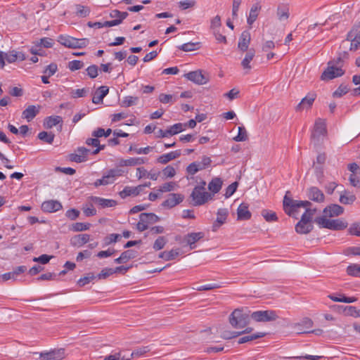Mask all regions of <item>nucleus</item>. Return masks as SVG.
Returning a JSON list of instances; mask_svg holds the SVG:
<instances>
[{"label": "nucleus", "instance_id": "1", "mask_svg": "<svg viewBox=\"0 0 360 360\" xmlns=\"http://www.w3.org/2000/svg\"><path fill=\"white\" fill-rule=\"evenodd\" d=\"M316 209L307 208L301 219L295 225V231L300 234H307L313 229L312 219Z\"/></svg>", "mask_w": 360, "mask_h": 360}, {"label": "nucleus", "instance_id": "2", "mask_svg": "<svg viewBox=\"0 0 360 360\" xmlns=\"http://www.w3.org/2000/svg\"><path fill=\"white\" fill-rule=\"evenodd\" d=\"M342 60L338 57L335 60L329 61L327 68L323 72L321 79L328 81L344 75L345 72L341 68Z\"/></svg>", "mask_w": 360, "mask_h": 360}, {"label": "nucleus", "instance_id": "3", "mask_svg": "<svg viewBox=\"0 0 360 360\" xmlns=\"http://www.w3.org/2000/svg\"><path fill=\"white\" fill-rule=\"evenodd\" d=\"M311 205V202L307 200H295L289 197H288L287 194L285 195L283 198V209L285 212L289 216L295 217L298 212L299 209L301 207L309 208L308 207Z\"/></svg>", "mask_w": 360, "mask_h": 360}, {"label": "nucleus", "instance_id": "4", "mask_svg": "<svg viewBox=\"0 0 360 360\" xmlns=\"http://www.w3.org/2000/svg\"><path fill=\"white\" fill-rule=\"evenodd\" d=\"M40 271H8L0 275V283L12 281H25L32 276H37Z\"/></svg>", "mask_w": 360, "mask_h": 360}, {"label": "nucleus", "instance_id": "5", "mask_svg": "<svg viewBox=\"0 0 360 360\" xmlns=\"http://www.w3.org/2000/svg\"><path fill=\"white\" fill-rule=\"evenodd\" d=\"M315 222L320 228H326L330 230H343L347 226V223L342 219H328L325 217H319L315 219Z\"/></svg>", "mask_w": 360, "mask_h": 360}, {"label": "nucleus", "instance_id": "6", "mask_svg": "<svg viewBox=\"0 0 360 360\" xmlns=\"http://www.w3.org/2000/svg\"><path fill=\"white\" fill-rule=\"evenodd\" d=\"M191 198L193 206H200L211 200L212 195L206 192L203 186H196L191 194Z\"/></svg>", "mask_w": 360, "mask_h": 360}, {"label": "nucleus", "instance_id": "7", "mask_svg": "<svg viewBox=\"0 0 360 360\" xmlns=\"http://www.w3.org/2000/svg\"><path fill=\"white\" fill-rule=\"evenodd\" d=\"M229 323L234 328H243L250 323V316L239 309H235L229 316Z\"/></svg>", "mask_w": 360, "mask_h": 360}, {"label": "nucleus", "instance_id": "8", "mask_svg": "<svg viewBox=\"0 0 360 360\" xmlns=\"http://www.w3.org/2000/svg\"><path fill=\"white\" fill-rule=\"evenodd\" d=\"M122 174L123 171L120 169H111L104 174L102 178L96 179L94 186L97 188L100 186L112 184L117 178L121 176Z\"/></svg>", "mask_w": 360, "mask_h": 360}, {"label": "nucleus", "instance_id": "9", "mask_svg": "<svg viewBox=\"0 0 360 360\" xmlns=\"http://www.w3.org/2000/svg\"><path fill=\"white\" fill-rule=\"evenodd\" d=\"M58 42L62 45L71 49H82L89 44V39L86 38L77 39L70 36L60 35Z\"/></svg>", "mask_w": 360, "mask_h": 360}, {"label": "nucleus", "instance_id": "10", "mask_svg": "<svg viewBox=\"0 0 360 360\" xmlns=\"http://www.w3.org/2000/svg\"><path fill=\"white\" fill-rule=\"evenodd\" d=\"M117 271H101V273L95 274L94 272L90 271L86 274L84 277L80 278L77 281V285L79 287H83L91 282H94L95 280L105 279L112 275L113 273Z\"/></svg>", "mask_w": 360, "mask_h": 360}, {"label": "nucleus", "instance_id": "11", "mask_svg": "<svg viewBox=\"0 0 360 360\" xmlns=\"http://www.w3.org/2000/svg\"><path fill=\"white\" fill-rule=\"evenodd\" d=\"M251 318L257 322H268L276 320L278 316L274 310L257 311L251 314Z\"/></svg>", "mask_w": 360, "mask_h": 360}, {"label": "nucleus", "instance_id": "12", "mask_svg": "<svg viewBox=\"0 0 360 360\" xmlns=\"http://www.w3.org/2000/svg\"><path fill=\"white\" fill-rule=\"evenodd\" d=\"M205 237L203 232H192L185 235L182 240L184 245L189 246L191 250L196 248L195 243Z\"/></svg>", "mask_w": 360, "mask_h": 360}, {"label": "nucleus", "instance_id": "13", "mask_svg": "<svg viewBox=\"0 0 360 360\" xmlns=\"http://www.w3.org/2000/svg\"><path fill=\"white\" fill-rule=\"evenodd\" d=\"M184 200V195L181 193H172L167 195L166 199L162 202V207L172 209L181 203Z\"/></svg>", "mask_w": 360, "mask_h": 360}, {"label": "nucleus", "instance_id": "14", "mask_svg": "<svg viewBox=\"0 0 360 360\" xmlns=\"http://www.w3.org/2000/svg\"><path fill=\"white\" fill-rule=\"evenodd\" d=\"M65 349L63 348L51 349L39 354L41 360H62L65 358Z\"/></svg>", "mask_w": 360, "mask_h": 360}, {"label": "nucleus", "instance_id": "15", "mask_svg": "<svg viewBox=\"0 0 360 360\" xmlns=\"http://www.w3.org/2000/svg\"><path fill=\"white\" fill-rule=\"evenodd\" d=\"M326 134V123L321 119H317L314 124L311 139L314 141L319 142Z\"/></svg>", "mask_w": 360, "mask_h": 360}, {"label": "nucleus", "instance_id": "16", "mask_svg": "<svg viewBox=\"0 0 360 360\" xmlns=\"http://www.w3.org/2000/svg\"><path fill=\"white\" fill-rule=\"evenodd\" d=\"M184 77L197 84H205L207 82L208 79L202 74L201 70L191 71L184 75Z\"/></svg>", "mask_w": 360, "mask_h": 360}, {"label": "nucleus", "instance_id": "17", "mask_svg": "<svg viewBox=\"0 0 360 360\" xmlns=\"http://www.w3.org/2000/svg\"><path fill=\"white\" fill-rule=\"evenodd\" d=\"M90 153V150L84 147H79L75 150V153L70 155V160L77 163L85 162L87 160V155Z\"/></svg>", "mask_w": 360, "mask_h": 360}, {"label": "nucleus", "instance_id": "18", "mask_svg": "<svg viewBox=\"0 0 360 360\" xmlns=\"http://www.w3.org/2000/svg\"><path fill=\"white\" fill-rule=\"evenodd\" d=\"M91 200L101 208L113 207L117 205L116 200L98 196H92Z\"/></svg>", "mask_w": 360, "mask_h": 360}, {"label": "nucleus", "instance_id": "19", "mask_svg": "<svg viewBox=\"0 0 360 360\" xmlns=\"http://www.w3.org/2000/svg\"><path fill=\"white\" fill-rule=\"evenodd\" d=\"M343 211L342 207L337 204H333L324 208L323 217H325V218L337 217L342 214Z\"/></svg>", "mask_w": 360, "mask_h": 360}, {"label": "nucleus", "instance_id": "20", "mask_svg": "<svg viewBox=\"0 0 360 360\" xmlns=\"http://www.w3.org/2000/svg\"><path fill=\"white\" fill-rule=\"evenodd\" d=\"M143 191V186L139 185L135 187L125 186L122 191L119 193L121 198L124 199L128 196H137Z\"/></svg>", "mask_w": 360, "mask_h": 360}, {"label": "nucleus", "instance_id": "21", "mask_svg": "<svg viewBox=\"0 0 360 360\" xmlns=\"http://www.w3.org/2000/svg\"><path fill=\"white\" fill-rule=\"evenodd\" d=\"M68 271H60L58 274H56L55 272L47 271L44 273L34 279L40 281H58L61 279V277L64 276Z\"/></svg>", "mask_w": 360, "mask_h": 360}, {"label": "nucleus", "instance_id": "22", "mask_svg": "<svg viewBox=\"0 0 360 360\" xmlns=\"http://www.w3.org/2000/svg\"><path fill=\"white\" fill-rule=\"evenodd\" d=\"M61 203L58 200H51L41 204V210L46 212H54L62 209Z\"/></svg>", "mask_w": 360, "mask_h": 360}, {"label": "nucleus", "instance_id": "23", "mask_svg": "<svg viewBox=\"0 0 360 360\" xmlns=\"http://www.w3.org/2000/svg\"><path fill=\"white\" fill-rule=\"evenodd\" d=\"M307 196L310 200L317 202H322L325 199L323 192L315 186L311 187L308 189Z\"/></svg>", "mask_w": 360, "mask_h": 360}, {"label": "nucleus", "instance_id": "24", "mask_svg": "<svg viewBox=\"0 0 360 360\" xmlns=\"http://www.w3.org/2000/svg\"><path fill=\"white\" fill-rule=\"evenodd\" d=\"M250 39H251L250 33L247 30L243 31L241 33L240 38H239V41H238V49L242 51H248V46L250 43Z\"/></svg>", "mask_w": 360, "mask_h": 360}, {"label": "nucleus", "instance_id": "25", "mask_svg": "<svg viewBox=\"0 0 360 360\" xmlns=\"http://www.w3.org/2000/svg\"><path fill=\"white\" fill-rule=\"evenodd\" d=\"M40 106L29 105L22 113V118L27 120V122L32 120L39 113Z\"/></svg>", "mask_w": 360, "mask_h": 360}, {"label": "nucleus", "instance_id": "26", "mask_svg": "<svg viewBox=\"0 0 360 360\" xmlns=\"http://www.w3.org/2000/svg\"><path fill=\"white\" fill-rule=\"evenodd\" d=\"M160 172H155L153 171L148 172L143 167H138L136 169V176L139 179L142 178H148L150 179L156 181L159 176Z\"/></svg>", "mask_w": 360, "mask_h": 360}, {"label": "nucleus", "instance_id": "27", "mask_svg": "<svg viewBox=\"0 0 360 360\" xmlns=\"http://www.w3.org/2000/svg\"><path fill=\"white\" fill-rule=\"evenodd\" d=\"M181 153L180 150L169 152L168 153L163 154L159 156L157 159V162L160 164H167V162L173 160L181 155Z\"/></svg>", "mask_w": 360, "mask_h": 360}, {"label": "nucleus", "instance_id": "28", "mask_svg": "<svg viewBox=\"0 0 360 360\" xmlns=\"http://www.w3.org/2000/svg\"><path fill=\"white\" fill-rule=\"evenodd\" d=\"M109 89L106 86H100L95 92L92 102L95 104H100L103 103L104 97L108 94Z\"/></svg>", "mask_w": 360, "mask_h": 360}, {"label": "nucleus", "instance_id": "29", "mask_svg": "<svg viewBox=\"0 0 360 360\" xmlns=\"http://www.w3.org/2000/svg\"><path fill=\"white\" fill-rule=\"evenodd\" d=\"M238 220H248L251 218L252 214L248 209V205L241 203L237 210Z\"/></svg>", "mask_w": 360, "mask_h": 360}, {"label": "nucleus", "instance_id": "30", "mask_svg": "<svg viewBox=\"0 0 360 360\" xmlns=\"http://www.w3.org/2000/svg\"><path fill=\"white\" fill-rule=\"evenodd\" d=\"M315 98L316 95L314 94H309L302 99L300 103L297 106V110H302L303 109L309 108L312 105Z\"/></svg>", "mask_w": 360, "mask_h": 360}, {"label": "nucleus", "instance_id": "31", "mask_svg": "<svg viewBox=\"0 0 360 360\" xmlns=\"http://www.w3.org/2000/svg\"><path fill=\"white\" fill-rule=\"evenodd\" d=\"M262 6L259 2L255 3L250 8L249 16L247 22L248 25H251L257 18L259 11H261Z\"/></svg>", "mask_w": 360, "mask_h": 360}, {"label": "nucleus", "instance_id": "32", "mask_svg": "<svg viewBox=\"0 0 360 360\" xmlns=\"http://www.w3.org/2000/svg\"><path fill=\"white\" fill-rule=\"evenodd\" d=\"M90 239V236L89 234H79L73 236L70 243L73 246L81 247L85 243H86Z\"/></svg>", "mask_w": 360, "mask_h": 360}, {"label": "nucleus", "instance_id": "33", "mask_svg": "<svg viewBox=\"0 0 360 360\" xmlns=\"http://www.w3.org/2000/svg\"><path fill=\"white\" fill-rule=\"evenodd\" d=\"M63 119L60 116H50L45 119L44 122V127L46 129H51L56 125L62 123Z\"/></svg>", "mask_w": 360, "mask_h": 360}, {"label": "nucleus", "instance_id": "34", "mask_svg": "<svg viewBox=\"0 0 360 360\" xmlns=\"http://www.w3.org/2000/svg\"><path fill=\"white\" fill-rule=\"evenodd\" d=\"M255 55V51L254 49H250L246 53L245 58L241 62V65L244 70H250L252 68L250 62L252 60Z\"/></svg>", "mask_w": 360, "mask_h": 360}, {"label": "nucleus", "instance_id": "35", "mask_svg": "<svg viewBox=\"0 0 360 360\" xmlns=\"http://www.w3.org/2000/svg\"><path fill=\"white\" fill-rule=\"evenodd\" d=\"M139 219L148 225L160 221V217L154 213H141L139 215Z\"/></svg>", "mask_w": 360, "mask_h": 360}, {"label": "nucleus", "instance_id": "36", "mask_svg": "<svg viewBox=\"0 0 360 360\" xmlns=\"http://www.w3.org/2000/svg\"><path fill=\"white\" fill-rule=\"evenodd\" d=\"M222 181L220 178L215 177L208 184V189L212 193V195L217 193L221 188Z\"/></svg>", "mask_w": 360, "mask_h": 360}, {"label": "nucleus", "instance_id": "37", "mask_svg": "<svg viewBox=\"0 0 360 360\" xmlns=\"http://www.w3.org/2000/svg\"><path fill=\"white\" fill-rule=\"evenodd\" d=\"M181 252L179 248L172 249L169 251H164L160 254V257L169 261L176 258Z\"/></svg>", "mask_w": 360, "mask_h": 360}, {"label": "nucleus", "instance_id": "38", "mask_svg": "<svg viewBox=\"0 0 360 360\" xmlns=\"http://www.w3.org/2000/svg\"><path fill=\"white\" fill-rule=\"evenodd\" d=\"M356 197L354 194L347 191H344L340 195V202L345 205H349L354 202Z\"/></svg>", "mask_w": 360, "mask_h": 360}, {"label": "nucleus", "instance_id": "39", "mask_svg": "<svg viewBox=\"0 0 360 360\" xmlns=\"http://www.w3.org/2000/svg\"><path fill=\"white\" fill-rule=\"evenodd\" d=\"M265 335H266L265 333L258 332V333H254V334H252L250 335H246V336H243V337L240 338L238 340V344H243V343H245L248 342H250V341L257 340L260 338H263Z\"/></svg>", "mask_w": 360, "mask_h": 360}, {"label": "nucleus", "instance_id": "40", "mask_svg": "<svg viewBox=\"0 0 360 360\" xmlns=\"http://www.w3.org/2000/svg\"><path fill=\"white\" fill-rule=\"evenodd\" d=\"M340 297L335 296L334 295H329L328 297L334 301L339 302H345V303H352L357 300V298L355 297H346L345 295H340Z\"/></svg>", "mask_w": 360, "mask_h": 360}, {"label": "nucleus", "instance_id": "41", "mask_svg": "<svg viewBox=\"0 0 360 360\" xmlns=\"http://www.w3.org/2000/svg\"><path fill=\"white\" fill-rule=\"evenodd\" d=\"M139 98L138 96H127L122 98L121 101V106L128 108L135 105L138 103Z\"/></svg>", "mask_w": 360, "mask_h": 360}, {"label": "nucleus", "instance_id": "42", "mask_svg": "<svg viewBox=\"0 0 360 360\" xmlns=\"http://www.w3.org/2000/svg\"><path fill=\"white\" fill-rule=\"evenodd\" d=\"M37 137L39 140L44 143L51 144L53 142L55 135L52 132L41 131L38 134Z\"/></svg>", "mask_w": 360, "mask_h": 360}, {"label": "nucleus", "instance_id": "43", "mask_svg": "<svg viewBox=\"0 0 360 360\" xmlns=\"http://www.w3.org/2000/svg\"><path fill=\"white\" fill-rule=\"evenodd\" d=\"M86 143L89 146H93L94 147H96V148L91 152L93 155L98 154L101 150L104 149L105 148V146L100 145V141L98 139H87L86 141Z\"/></svg>", "mask_w": 360, "mask_h": 360}, {"label": "nucleus", "instance_id": "44", "mask_svg": "<svg viewBox=\"0 0 360 360\" xmlns=\"http://www.w3.org/2000/svg\"><path fill=\"white\" fill-rule=\"evenodd\" d=\"M150 351V346L139 347L134 349L130 354V358L141 357Z\"/></svg>", "mask_w": 360, "mask_h": 360}, {"label": "nucleus", "instance_id": "45", "mask_svg": "<svg viewBox=\"0 0 360 360\" xmlns=\"http://www.w3.org/2000/svg\"><path fill=\"white\" fill-rule=\"evenodd\" d=\"M177 184L176 182L170 181L163 184L162 186L159 187L158 191L159 193H166L171 192L175 190Z\"/></svg>", "mask_w": 360, "mask_h": 360}, {"label": "nucleus", "instance_id": "46", "mask_svg": "<svg viewBox=\"0 0 360 360\" xmlns=\"http://www.w3.org/2000/svg\"><path fill=\"white\" fill-rule=\"evenodd\" d=\"M186 129V125L183 123H176L168 128L169 134L170 136L177 134Z\"/></svg>", "mask_w": 360, "mask_h": 360}, {"label": "nucleus", "instance_id": "47", "mask_svg": "<svg viewBox=\"0 0 360 360\" xmlns=\"http://www.w3.org/2000/svg\"><path fill=\"white\" fill-rule=\"evenodd\" d=\"M261 214L268 222L276 221L278 220L276 214L274 212L268 210H263L261 212Z\"/></svg>", "mask_w": 360, "mask_h": 360}, {"label": "nucleus", "instance_id": "48", "mask_svg": "<svg viewBox=\"0 0 360 360\" xmlns=\"http://www.w3.org/2000/svg\"><path fill=\"white\" fill-rule=\"evenodd\" d=\"M217 223L224 224L229 214V211L226 208H219L217 210Z\"/></svg>", "mask_w": 360, "mask_h": 360}, {"label": "nucleus", "instance_id": "49", "mask_svg": "<svg viewBox=\"0 0 360 360\" xmlns=\"http://www.w3.org/2000/svg\"><path fill=\"white\" fill-rule=\"evenodd\" d=\"M134 257V252L132 250H127L122 253L120 257L115 259L116 263H124L129 259Z\"/></svg>", "mask_w": 360, "mask_h": 360}, {"label": "nucleus", "instance_id": "50", "mask_svg": "<svg viewBox=\"0 0 360 360\" xmlns=\"http://www.w3.org/2000/svg\"><path fill=\"white\" fill-rule=\"evenodd\" d=\"M76 8H77L76 15L79 17L84 18V17L88 16L90 13V8L87 6H82L80 4H77Z\"/></svg>", "mask_w": 360, "mask_h": 360}, {"label": "nucleus", "instance_id": "51", "mask_svg": "<svg viewBox=\"0 0 360 360\" xmlns=\"http://www.w3.org/2000/svg\"><path fill=\"white\" fill-rule=\"evenodd\" d=\"M128 16L127 12H121L118 10H112L110 13V17L114 18V20H120V23L122 22L124 19H125Z\"/></svg>", "mask_w": 360, "mask_h": 360}, {"label": "nucleus", "instance_id": "52", "mask_svg": "<svg viewBox=\"0 0 360 360\" xmlns=\"http://www.w3.org/2000/svg\"><path fill=\"white\" fill-rule=\"evenodd\" d=\"M345 314L355 318L360 317V309L354 306H346L344 309Z\"/></svg>", "mask_w": 360, "mask_h": 360}, {"label": "nucleus", "instance_id": "53", "mask_svg": "<svg viewBox=\"0 0 360 360\" xmlns=\"http://www.w3.org/2000/svg\"><path fill=\"white\" fill-rule=\"evenodd\" d=\"M125 166L139 165L144 163L143 158H130L123 161Z\"/></svg>", "mask_w": 360, "mask_h": 360}, {"label": "nucleus", "instance_id": "54", "mask_svg": "<svg viewBox=\"0 0 360 360\" xmlns=\"http://www.w3.org/2000/svg\"><path fill=\"white\" fill-rule=\"evenodd\" d=\"M248 139L247 131L243 127H238V135L233 138V140L236 141H245Z\"/></svg>", "mask_w": 360, "mask_h": 360}, {"label": "nucleus", "instance_id": "55", "mask_svg": "<svg viewBox=\"0 0 360 360\" xmlns=\"http://www.w3.org/2000/svg\"><path fill=\"white\" fill-rule=\"evenodd\" d=\"M240 335H241V333H239L238 331L224 330L221 333V338L224 340H231Z\"/></svg>", "mask_w": 360, "mask_h": 360}, {"label": "nucleus", "instance_id": "56", "mask_svg": "<svg viewBox=\"0 0 360 360\" xmlns=\"http://www.w3.org/2000/svg\"><path fill=\"white\" fill-rule=\"evenodd\" d=\"M277 15L280 20H287L289 18V10L287 7H278Z\"/></svg>", "mask_w": 360, "mask_h": 360}, {"label": "nucleus", "instance_id": "57", "mask_svg": "<svg viewBox=\"0 0 360 360\" xmlns=\"http://www.w3.org/2000/svg\"><path fill=\"white\" fill-rule=\"evenodd\" d=\"M91 226L89 223L77 222L73 224L72 230L74 231H83L88 230Z\"/></svg>", "mask_w": 360, "mask_h": 360}, {"label": "nucleus", "instance_id": "58", "mask_svg": "<svg viewBox=\"0 0 360 360\" xmlns=\"http://www.w3.org/2000/svg\"><path fill=\"white\" fill-rule=\"evenodd\" d=\"M166 243V238L164 236H160L154 242L153 249L155 250H160L165 247Z\"/></svg>", "mask_w": 360, "mask_h": 360}, {"label": "nucleus", "instance_id": "59", "mask_svg": "<svg viewBox=\"0 0 360 360\" xmlns=\"http://www.w3.org/2000/svg\"><path fill=\"white\" fill-rule=\"evenodd\" d=\"M200 170L202 169L198 162L191 163L186 168V172L191 175H193Z\"/></svg>", "mask_w": 360, "mask_h": 360}, {"label": "nucleus", "instance_id": "60", "mask_svg": "<svg viewBox=\"0 0 360 360\" xmlns=\"http://www.w3.org/2000/svg\"><path fill=\"white\" fill-rule=\"evenodd\" d=\"M348 232L350 235L360 237V222L351 224Z\"/></svg>", "mask_w": 360, "mask_h": 360}, {"label": "nucleus", "instance_id": "61", "mask_svg": "<svg viewBox=\"0 0 360 360\" xmlns=\"http://www.w3.org/2000/svg\"><path fill=\"white\" fill-rule=\"evenodd\" d=\"M120 238L121 236L117 233L109 234L104 238L105 245H108L112 243H116Z\"/></svg>", "mask_w": 360, "mask_h": 360}, {"label": "nucleus", "instance_id": "62", "mask_svg": "<svg viewBox=\"0 0 360 360\" xmlns=\"http://www.w3.org/2000/svg\"><path fill=\"white\" fill-rule=\"evenodd\" d=\"M198 45V43H192V42L185 43V44H182L181 46H179V49H181L184 51H186V52L192 51H195L198 49V47H197Z\"/></svg>", "mask_w": 360, "mask_h": 360}, {"label": "nucleus", "instance_id": "63", "mask_svg": "<svg viewBox=\"0 0 360 360\" xmlns=\"http://www.w3.org/2000/svg\"><path fill=\"white\" fill-rule=\"evenodd\" d=\"M83 66H84L83 62L81 60H72V61L69 62V64H68V68L71 71H75L77 70H80L81 68H83Z\"/></svg>", "mask_w": 360, "mask_h": 360}, {"label": "nucleus", "instance_id": "64", "mask_svg": "<svg viewBox=\"0 0 360 360\" xmlns=\"http://www.w3.org/2000/svg\"><path fill=\"white\" fill-rule=\"evenodd\" d=\"M162 174L166 178H172L176 175V170L172 166L168 165L162 170Z\"/></svg>", "mask_w": 360, "mask_h": 360}]
</instances>
